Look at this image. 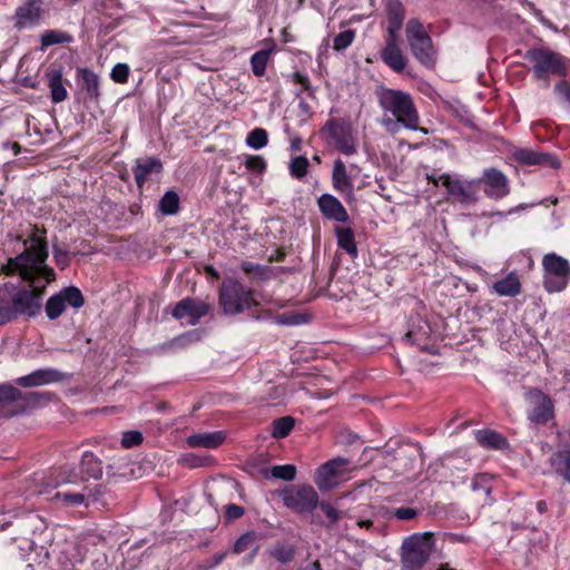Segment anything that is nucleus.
Segmentation results:
<instances>
[{
	"instance_id": "obj_1",
	"label": "nucleus",
	"mask_w": 570,
	"mask_h": 570,
	"mask_svg": "<svg viewBox=\"0 0 570 570\" xmlns=\"http://www.w3.org/2000/svg\"><path fill=\"white\" fill-rule=\"evenodd\" d=\"M47 258V242L35 234L30 238V245L9 259L8 273L19 275L28 282L12 294L11 305L6 306L11 314L10 321L19 316L32 318L42 311L47 285L56 278L55 271L46 264Z\"/></svg>"
},
{
	"instance_id": "obj_2",
	"label": "nucleus",
	"mask_w": 570,
	"mask_h": 570,
	"mask_svg": "<svg viewBox=\"0 0 570 570\" xmlns=\"http://www.w3.org/2000/svg\"><path fill=\"white\" fill-rule=\"evenodd\" d=\"M376 97L380 107L390 112L392 117L385 116L382 125L386 131L395 134L401 128L419 129V116L414 107L413 100L407 92L389 88H380L376 90Z\"/></svg>"
},
{
	"instance_id": "obj_3",
	"label": "nucleus",
	"mask_w": 570,
	"mask_h": 570,
	"mask_svg": "<svg viewBox=\"0 0 570 570\" xmlns=\"http://www.w3.org/2000/svg\"><path fill=\"white\" fill-rule=\"evenodd\" d=\"M524 59L531 63L533 78L544 81L547 86L551 76L566 77L568 73V59L549 48L529 49Z\"/></svg>"
},
{
	"instance_id": "obj_4",
	"label": "nucleus",
	"mask_w": 570,
	"mask_h": 570,
	"mask_svg": "<svg viewBox=\"0 0 570 570\" xmlns=\"http://www.w3.org/2000/svg\"><path fill=\"white\" fill-rule=\"evenodd\" d=\"M434 549L432 534L414 533L404 539L400 558L403 567L409 570L421 569L430 559Z\"/></svg>"
},
{
	"instance_id": "obj_5",
	"label": "nucleus",
	"mask_w": 570,
	"mask_h": 570,
	"mask_svg": "<svg viewBox=\"0 0 570 570\" xmlns=\"http://www.w3.org/2000/svg\"><path fill=\"white\" fill-rule=\"evenodd\" d=\"M406 41L414 58L425 67H433L436 60L432 38L419 19H410L405 27Z\"/></svg>"
},
{
	"instance_id": "obj_6",
	"label": "nucleus",
	"mask_w": 570,
	"mask_h": 570,
	"mask_svg": "<svg viewBox=\"0 0 570 570\" xmlns=\"http://www.w3.org/2000/svg\"><path fill=\"white\" fill-rule=\"evenodd\" d=\"M543 287L548 293L562 292L570 281V263L556 253L546 254L542 258Z\"/></svg>"
},
{
	"instance_id": "obj_7",
	"label": "nucleus",
	"mask_w": 570,
	"mask_h": 570,
	"mask_svg": "<svg viewBox=\"0 0 570 570\" xmlns=\"http://www.w3.org/2000/svg\"><path fill=\"white\" fill-rule=\"evenodd\" d=\"M219 302L225 314L229 315L239 314L257 304L254 298V293L242 283L234 279L226 281L222 284Z\"/></svg>"
},
{
	"instance_id": "obj_8",
	"label": "nucleus",
	"mask_w": 570,
	"mask_h": 570,
	"mask_svg": "<svg viewBox=\"0 0 570 570\" xmlns=\"http://www.w3.org/2000/svg\"><path fill=\"white\" fill-rule=\"evenodd\" d=\"M277 493L283 504L296 513L312 512L320 501L316 490L309 484L289 485Z\"/></svg>"
},
{
	"instance_id": "obj_9",
	"label": "nucleus",
	"mask_w": 570,
	"mask_h": 570,
	"mask_svg": "<svg viewBox=\"0 0 570 570\" xmlns=\"http://www.w3.org/2000/svg\"><path fill=\"white\" fill-rule=\"evenodd\" d=\"M428 179L434 185L439 181L446 187L448 194L460 204H473L478 200V181L474 180H461L453 178L449 174H442L438 178L434 176H428Z\"/></svg>"
},
{
	"instance_id": "obj_10",
	"label": "nucleus",
	"mask_w": 570,
	"mask_h": 570,
	"mask_svg": "<svg viewBox=\"0 0 570 570\" xmlns=\"http://www.w3.org/2000/svg\"><path fill=\"white\" fill-rule=\"evenodd\" d=\"M85 304L81 291L76 286H68L50 296L45 305V312L49 320H57L66 311L67 306L80 308Z\"/></svg>"
},
{
	"instance_id": "obj_11",
	"label": "nucleus",
	"mask_w": 570,
	"mask_h": 570,
	"mask_svg": "<svg viewBox=\"0 0 570 570\" xmlns=\"http://www.w3.org/2000/svg\"><path fill=\"white\" fill-rule=\"evenodd\" d=\"M347 471L348 461L346 459H332L316 470L314 478L315 484L321 491L333 489Z\"/></svg>"
},
{
	"instance_id": "obj_12",
	"label": "nucleus",
	"mask_w": 570,
	"mask_h": 570,
	"mask_svg": "<svg viewBox=\"0 0 570 570\" xmlns=\"http://www.w3.org/2000/svg\"><path fill=\"white\" fill-rule=\"evenodd\" d=\"M528 402V419L535 424H544L553 417L552 400L538 389L525 394Z\"/></svg>"
},
{
	"instance_id": "obj_13",
	"label": "nucleus",
	"mask_w": 570,
	"mask_h": 570,
	"mask_svg": "<svg viewBox=\"0 0 570 570\" xmlns=\"http://www.w3.org/2000/svg\"><path fill=\"white\" fill-rule=\"evenodd\" d=\"M47 11L48 3L45 0H26L16 9L14 27L19 30L35 27L40 23Z\"/></svg>"
},
{
	"instance_id": "obj_14",
	"label": "nucleus",
	"mask_w": 570,
	"mask_h": 570,
	"mask_svg": "<svg viewBox=\"0 0 570 570\" xmlns=\"http://www.w3.org/2000/svg\"><path fill=\"white\" fill-rule=\"evenodd\" d=\"M478 185L483 184V191L491 199H502L510 194L508 177L495 168H487L481 178L476 179Z\"/></svg>"
},
{
	"instance_id": "obj_15",
	"label": "nucleus",
	"mask_w": 570,
	"mask_h": 570,
	"mask_svg": "<svg viewBox=\"0 0 570 570\" xmlns=\"http://www.w3.org/2000/svg\"><path fill=\"white\" fill-rule=\"evenodd\" d=\"M210 309V305L195 298H184L176 304L173 309V316L176 320L185 321L189 325H195Z\"/></svg>"
},
{
	"instance_id": "obj_16",
	"label": "nucleus",
	"mask_w": 570,
	"mask_h": 570,
	"mask_svg": "<svg viewBox=\"0 0 570 570\" xmlns=\"http://www.w3.org/2000/svg\"><path fill=\"white\" fill-rule=\"evenodd\" d=\"M77 81L83 101L98 104L101 95L99 76L91 69L78 68Z\"/></svg>"
},
{
	"instance_id": "obj_17",
	"label": "nucleus",
	"mask_w": 570,
	"mask_h": 570,
	"mask_svg": "<svg viewBox=\"0 0 570 570\" xmlns=\"http://www.w3.org/2000/svg\"><path fill=\"white\" fill-rule=\"evenodd\" d=\"M381 59L395 72H402L405 69L407 58L400 47L399 36L385 37V46L381 50Z\"/></svg>"
},
{
	"instance_id": "obj_18",
	"label": "nucleus",
	"mask_w": 570,
	"mask_h": 570,
	"mask_svg": "<svg viewBox=\"0 0 570 570\" xmlns=\"http://www.w3.org/2000/svg\"><path fill=\"white\" fill-rule=\"evenodd\" d=\"M163 171V164L156 157H145L137 159L134 168L135 180L139 188L148 181H156L159 179Z\"/></svg>"
},
{
	"instance_id": "obj_19",
	"label": "nucleus",
	"mask_w": 570,
	"mask_h": 570,
	"mask_svg": "<svg viewBox=\"0 0 570 570\" xmlns=\"http://www.w3.org/2000/svg\"><path fill=\"white\" fill-rule=\"evenodd\" d=\"M515 161L523 165H541L550 168H558L560 163L551 154L535 151L529 148H515L512 153Z\"/></svg>"
},
{
	"instance_id": "obj_20",
	"label": "nucleus",
	"mask_w": 570,
	"mask_h": 570,
	"mask_svg": "<svg viewBox=\"0 0 570 570\" xmlns=\"http://www.w3.org/2000/svg\"><path fill=\"white\" fill-rule=\"evenodd\" d=\"M63 375L53 368H40L17 379L16 383L22 387H35L62 381Z\"/></svg>"
},
{
	"instance_id": "obj_21",
	"label": "nucleus",
	"mask_w": 570,
	"mask_h": 570,
	"mask_svg": "<svg viewBox=\"0 0 570 570\" xmlns=\"http://www.w3.org/2000/svg\"><path fill=\"white\" fill-rule=\"evenodd\" d=\"M321 135L328 142H348L351 126L344 119H331L322 128Z\"/></svg>"
},
{
	"instance_id": "obj_22",
	"label": "nucleus",
	"mask_w": 570,
	"mask_h": 570,
	"mask_svg": "<svg viewBox=\"0 0 570 570\" xmlns=\"http://www.w3.org/2000/svg\"><path fill=\"white\" fill-rule=\"evenodd\" d=\"M318 207L321 213L328 219L340 223L348 220V214L342 203L334 196L325 194L318 199Z\"/></svg>"
},
{
	"instance_id": "obj_23",
	"label": "nucleus",
	"mask_w": 570,
	"mask_h": 570,
	"mask_svg": "<svg viewBox=\"0 0 570 570\" xmlns=\"http://www.w3.org/2000/svg\"><path fill=\"white\" fill-rule=\"evenodd\" d=\"M386 36H399L405 18V9L400 0H386Z\"/></svg>"
},
{
	"instance_id": "obj_24",
	"label": "nucleus",
	"mask_w": 570,
	"mask_h": 570,
	"mask_svg": "<svg viewBox=\"0 0 570 570\" xmlns=\"http://www.w3.org/2000/svg\"><path fill=\"white\" fill-rule=\"evenodd\" d=\"M491 291L499 296L514 297L521 293V282L517 272H510L504 278L492 284Z\"/></svg>"
},
{
	"instance_id": "obj_25",
	"label": "nucleus",
	"mask_w": 570,
	"mask_h": 570,
	"mask_svg": "<svg viewBox=\"0 0 570 570\" xmlns=\"http://www.w3.org/2000/svg\"><path fill=\"white\" fill-rule=\"evenodd\" d=\"M224 432L217 431L189 435L186 442L191 448L215 449L219 446L224 442Z\"/></svg>"
},
{
	"instance_id": "obj_26",
	"label": "nucleus",
	"mask_w": 570,
	"mask_h": 570,
	"mask_svg": "<svg viewBox=\"0 0 570 570\" xmlns=\"http://www.w3.org/2000/svg\"><path fill=\"white\" fill-rule=\"evenodd\" d=\"M47 77L52 102L59 104L63 101L68 94L63 86L61 68H50L47 71Z\"/></svg>"
},
{
	"instance_id": "obj_27",
	"label": "nucleus",
	"mask_w": 570,
	"mask_h": 570,
	"mask_svg": "<svg viewBox=\"0 0 570 570\" xmlns=\"http://www.w3.org/2000/svg\"><path fill=\"white\" fill-rule=\"evenodd\" d=\"M552 470L570 483V445L554 452L550 456Z\"/></svg>"
},
{
	"instance_id": "obj_28",
	"label": "nucleus",
	"mask_w": 570,
	"mask_h": 570,
	"mask_svg": "<svg viewBox=\"0 0 570 570\" xmlns=\"http://www.w3.org/2000/svg\"><path fill=\"white\" fill-rule=\"evenodd\" d=\"M81 479H100L102 475V465L99 459L91 452H85L80 461Z\"/></svg>"
},
{
	"instance_id": "obj_29",
	"label": "nucleus",
	"mask_w": 570,
	"mask_h": 570,
	"mask_svg": "<svg viewBox=\"0 0 570 570\" xmlns=\"http://www.w3.org/2000/svg\"><path fill=\"white\" fill-rule=\"evenodd\" d=\"M40 399L39 393H28L23 396L22 392L10 384H0V404L11 403L18 400L27 402H37Z\"/></svg>"
},
{
	"instance_id": "obj_30",
	"label": "nucleus",
	"mask_w": 570,
	"mask_h": 570,
	"mask_svg": "<svg viewBox=\"0 0 570 570\" xmlns=\"http://www.w3.org/2000/svg\"><path fill=\"white\" fill-rule=\"evenodd\" d=\"M476 441L485 448L503 449L507 445L505 439L492 430H479L475 432Z\"/></svg>"
},
{
	"instance_id": "obj_31",
	"label": "nucleus",
	"mask_w": 570,
	"mask_h": 570,
	"mask_svg": "<svg viewBox=\"0 0 570 570\" xmlns=\"http://www.w3.org/2000/svg\"><path fill=\"white\" fill-rule=\"evenodd\" d=\"M335 230L338 246L352 257H355L357 255V247L353 230L348 227H337Z\"/></svg>"
},
{
	"instance_id": "obj_32",
	"label": "nucleus",
	"mask_w": 570,
	"mask_h": 570,
	"mask_svg": "<svg viewBox=\"0 0 570 570\" xmlns=\"http://www.w3.org/2000/svg\"><path fill=\"white\" fill-rule=\"evenodd\" d=\"M78 479H79V475L75 471L73 468L63 466V468H61L60 474L55 480L46 481L45 488L38 490V493H45L48 491L49 488L53 489L61 484L76 483L78 481Z\"/></svg>"
},
{
	"instance_id": "obj_33",
	"label": "nucleus",
	"mask_w": 570,
	"mask_h": 570,
	"mask_svg": "<svg viewBox=\"0 0 570 570\" xmlns=\"http://www.w3.org/2000/svg\"><path fill=\"white\" fill-rule=\"evenodd\" d=\"M41 50L53 46V45H60V43H70L73 41V38L71 35L61 31V30H46L41 37Z\"/></svg>"
},
{
	"instance_id": "obj_34",
	"label": "nucleus",
	"mask_w": 570,
	"mask_h": 570,
	"mask_svg": "<svg viewBox=\"0 0 570 570\" xmlns=\"http://www.w3.org/2000/svg\"><path fill=\"white\" fill-rule=\"evenodd\" d=\"M178 208L179 196L173 190L166 191L158 203V209L163 215H174Z\"/></svg>"
},
{
	"instance_id": "obj_35",
	"label": "nucleus",
	"mask_w": 570,
	"mask_h": 570,
	"mask_svg": "<svg viewBox=\"0 0 570 570\" xmlns=\"http://www.w3.org/2000/svg\"><path fill=\"white\" fill-rule=\"evenodd\" d=\"M333 185L335 189H351V180L347 176L345 165L342 160H336L333 168Z\"/></svg>"
},
{
	"instance_id": "obj_36",
	"label": "nucleus",
	"mask_w": 570,
	"mask_h": 570,
	"mask_svg": "<svg viewBox=\"0 0 570 570\" xmlns=\"http://www.w3.org/2000/svg\"><path fill=\"white\" fill-rule=\"evenodd\" d=\"M271 53L272 49H263L250 57L252 71L255 76L261 77L265 73Z\"/></svg>"
},
{
	"instance_id": "obj_37",
	"label": "nucleus",
	"mask_w": 570,
	"mask_h": 570,
	"mask_svg": "<svg viewBox=\"0 0 570 570\" xmlns=\"http://www.w3.org/2000/svg\"><path fill=\"white\" fill-rule=\"evenodd\" d=\"M294 428V420L291 416H283L273 422L272 435L276 439L287 436Z\"/></svg>"
},
{
	"instance_id": "obj_38",
	"label": "nucleus",
	"mask_w": 570,
	"mask_h": 570,
	"mask_svg": "<svg viewBox=\"0 0 570 570\" xmlns=\"http://www.w3.org/2000/svg\"><path fill=\"white\" fill-rule=\"evenodd\" d=\"M269 553L277 561L288 563L293 560L295 550L291 544L277 543L271 549Z\"/></svg>"
},
{
	"instance_id": "obj_39",
	"label": "nucleus",
	"mask_w": 570,
	"mask_h": 570,
	"mask_svg": "<svg viewBox=\"0 0 570 570\" xmlns=\"http://www.w3.org/2000/svg\"><path fill=\"white\" fill-rule=\"evenodd\" d=\"M292 81L295 85H298L301 88L296 91V96L299 97L302 92H306L308 97L315 98V88L311 85L309 78L299 72H293L291 75Z\"/></svg>"
},
{
	"instance_id": "obj_40",
	"label": "nucleus",
	"mask_w": 570,
	"mask_h": 570,
	"mask_svg": "<svg viewBox=\"0 0 570 570\" xmlns=\"http://www.w3.org/2000/svg\"><path fill=\"white\" fill-rule=\"evenodd\" d=\"M53 499L60 501L66 507H78L85 502V495L82 493L69 491H59L55 494Z\"/></svg>"
},
{
	"instance_id": "obj_41",
	"label": "nucleus",
	"mask_w": 570,
	"mask_h": 570,
	"mask_svg": "<svg viewBox=\"0 0 570 570\" xmlns=\"http://www.w3.org/2000/svg\"><path fill=\"white\" fill-rule=\"evenodd\" d=\"M308 159L304 156L294 157L289 163L291 175L297 179L303 178L307 173Z\"/></svg>"
},
{
	"instance_id": "obj_42",
	"label": "nucleus",
	"mask_w": 570,
	"mask_h": 570,
	"mask_svg": "<svg viewBox=\"0 0 570 570\" xmlns=\"http://www.w3.org/2000/svg\"><path fill=\"white\" fill-rule=\"evenodd\" d=\"M271 474L275 479L293 481L296 476V468L293 464L275 465L272 468Z\"/></svg>"
},
{
	"instance_id": "obj_43",
	"label": "nucleus",
	"mask_w": 570,
	"mask_h": 570,
	"mask_svg": "<svg viewBox=\"0 0 570 570\" xmlns=\"http://www.w3.org/2000/svg\"><path fill=\"white\" fill-rule=\"evenodd\" d=\"M355 38V31L352 29L344 30L334 37V50L342 51L352 45Z\"/></svg>"
},
{
	"instance_id": "obj_44",
	"label": "nucleus",
	"mask_w": 570,
	"mask_h": 570,
	"mask_svg": "<svg viewBox=\"0 0 570 570\" xmlns=\"http://www.w3.org/2000/svg\"><path fill=\"white\" fill-rule=\"evenodd\" d=\"M257 538H258V535L256 532L250 531V532L244 533L235 542L233 552L236 554L244 552L257 540Z\"/></svg>"
},
{
	"instance_id": "obj_45",
	"label": "nucleus",
	"mask_w": 570,
	"mask_h": 570,
	"mask_svg": "<svg viewBox=\"0 0 570 570\" xmlns=\"http://www.w3.org/2000/svg\"><path fill=\"white\" fill-rule=\"evenodd\" d=\"M554 94L570 109V82L567 80L558 81L554 86Z\"/></svg>"
},
{
	"instance_id": "obj_46",
	"label": "nucleus",
	"mask_w": 570,
	"mask_h": 570,
	"mask_svg": "<svg viewBox=\"0 0 570 570\" xmlns=\"http://www.w3.org/2000/svg\"><path fill=\"white\" fill-rule=\"evenodd\" d=\"M429 333L430 328L428 324L424 322V324L420 326L417 331L412 328L409 330L404 336V340L410 343H420L421 341L425 340L429 336Z\"/></svg>"
},
{
	"instance_id": "obj_47",
	"label": "nucleus",
	"mask_w": 570,
	"mask_h": 570,
	"mask_svg": "<svg viewBox=\"0 0 570 570\" xmlns=\"http://www.w3.org/2000/svg\"><path fill=\"white\" fill-rule=\"evenodd\" d=\"M129 67L126 63H117L111 69L110 77L115 82L126 83L128 81Z\"/></svg>"
},
{
	"instance_id": "obj_48",
	"label": "nucleus",
	"mask_w": 570,
	"mask_h": 570,
	"mask_svg": "<svg viewBox=\"0 0 570 570\" xmlns=\"http://www.w3.org/2000/svg\"><path fill=\"white\" fill-rule=\"evenodd\" d=\"M142 442V434L138 431H127L122 434L121 445L125 449H130L139 445Z\"/></svg>"
},
{
	"instance_id": "obj_49",
	"label": "nucleus",
	"mask_w": 570,
	"mask_h": 570,
	"mask_svg": "<svg viewBox=\"0 0 570 570\" xmlns=\"http://www.w3.org/2000/svg\"><path fill=\"white\" fill-rule=\"evenodd\" d=\"M275 323L279 325H298L304 323V317L297 313H284L275 317Z\"/></svg>"
},
{
	"instance_id": "obj_50",
	"label": "nucleus",
	"mask_w": 570,
	"mask_h": 570,
	"mask_svg": "<svg viewBox=\"0 0 570 570\" xmlns=\"http://www.w3.org/2000/svg\"><path fill=\"white\" fill-rule=\"evenodd\" d=\"M245 166L255 171H262L265 168L264 159L261 156H244Z\"/></svg>"
},
{
	"instance_id": "obj_51",
	"label": "nucleus",
	"mask_w": 570,
	"mask_h": 570,
	"mask_svg": "<svg viewBox=\"0 0 570 570\" xmlns=\"http://www.w3.org/2000/svg\"><path fill=\"white\" fill-rule=\"evenodd\" d=\"M268 135L263 128L253 129L246 137L245 142H267Z\"/></svg>"
},
{
	"instance_id": "obj_52",
	"label": "nucleus",
	"mask_w": 570,
	"mask_h": 570,
	"mask_svg": "<svg viewBox=\"0 0 570 570\" xmlns=\"http://www.w3.org/2000/svg\"><path fill=\"white\" fill-rule=\"evenodd\" d=\"M321 510L328 518L331 524H335L340 520V512L326 502H318Z\"/></svg>"
},
{
	"instance_id": "obj_53",
	"label": "nucleus",
	"mask_w": 570,
	"mask_h": 570,
	"mask_svg": "<svg viewBox=\"0 0 570 570\" xmlns=\"http://www.w3.org/2000/svg\"><path fill=\"white\" fill-rule=\"evenodd\" d=\"M416 515L417 511L409 507H401L394 511V517L399 520H412Z\"/></svg>"
},
{
	"instance_id": "obj_54",
	"label": "nucleus",
	"mask_w": 570,
	"mask_h": 570,
	"mask_svg": "<svg viewBox=\"0 0 570 570\" xmlns=\"http://www.w3.org/2000/svg\"><path fill=\"white\" fill-rule=\"evenodd\" d=\"M56 263L62 268L69 264V255L67 250L55 248L53 250Z\"/></svg>"
},
{
	"instance_id": "obj_55",
	"label": "nucleus",
	"mask_w": 570,
	"mask_h": 570,
	"mask_svg": "<svg viewBox=\"0 0 570 570\" xmlns=\"http://www.w3.org/2000/svg\"><path fill=\"white\" fill-rule=\"evenodd\" d=\"M244 514V509L236 504H228L226 507V515L228 519H238Z\"/></svg>"
},
{
	"instance_id": "obj_56",
	"label": "nucleus",
	"mask_w": 570,
	"mask_h": 570,
	"mask_svg": "<svg viewBox=\"0 0 570 570\" xmlns=\"http://www.w3.org/2000/svg\"><path fill=\"white\" fill-rule=\"evenodd\" d=\"M184 461L190 466V468H197V466H204L206 465V460L197 458L193 454L187 455L184 458Z\"/></svg>"
},
{
	"instance_id": "obj_57",
	"label": "nucleus",
	"mask_w": 570,
	"mask_h": 570,
	"mask_svg": "<svg viewBox=\"0 0 570 570\" xmlns=\"http://www.w3.org/2000/svg\"><path fill=\"white\" fill-rule=\"evenodd\" d=\"M10 312L6 306H0V325L10 322Z\"/></svg>"
},
{
	"instance_id": "obj_58",
	"label": "nucleus",
	"mask_w": 570,
	"mask_h": 570,
	"mask_svg": "<svg viewBox=\"0 0 570 570\" xmlns=\"http://www.w3.org/2000/svg\"><path fill=\"white\" fill-rule=\"evenodd\" d=\"M342 153L352 155L355 153V145H340Z\"/></svg>"
},
{
	"instance_id": "obj_59",
	"label": "nucleus",
	"mask_w": 570,
	"mask_h": 570,
	"mask_svg": "<svg viewBox=\"0 0 570 570\" xmlns=\"http://www.w3.org/2000/svg\"><path fill=\"white\" fill-rule=\"evenodd\" d=\"M298 107L302 110V115H308L311 112L309 105L305 102L303 99H301Z\"/></svg>"
},
{
	"instance_id": "obj_60",
	"label": "nucleus",
	"mask_w": 570,
	"mask_h": 570,
	"mask_svg": "<svg viewBox=\"0 0 570 570\" xmlns=\"http://www.w3.org/2000/svg\"><path fill=\"white\" fill-rule=\"evenodd\" d=\"M226 556H227V552H222V553L215 554L213 566L219 564L225 559Z\"/></svg>"
},
{
	"instance_id": "obj_61",
	"label": "nucleus",
	"mask_w": 570,
	"mask_h": 570,
	"mask_svg": "<svg viewBox=\"0 0 570 570\" xmlns=\"http://www.w3.org/2000/svg\"><path fill=\"white\" fill-rule=\"evenodd\" d=\"M305 570H322L321 563L318 560L312 562L309 566L306 567Z\"/></svg>"
},
{
	"instance_id": "obj_62",
	"label": "nucleus",
	"mask_w": 570,
	"mask_h": 570,
	"mask_svg": "<svg viewBox=\"0 0 570 570\" xmlns=\"http://www.w3.org/2000/svg\"><path fill=\"white\" fill-rule=\"evenodd\" d=\"M358 527L370 529L373 525L371 520H360L357 522Z\"/></svg>"
},
{
	"instance_id": "obj_63",
	"label": "nucleus",
	"mask_w": 570,
	"mask_h": 570,
	"mask_svg": "<svg viewBox=\"0 0 570 570\" xmlns=\"http://www.w3.org/2000/svg\"><path fill=\"white\" fill-rule=\"evenodd\" d=\"M6 147H10L13 155H18L20 153V145H4Z\"/></svg>"
},
{
	"instance_id": "obj_64",
	"label": "nucleus",
	"mask_w": 570,
	"mask_h": 570,
	"mask_svg": "<svg viewBox=\"0 0 570 570\" xmlns=\"http://www.w3.org/2000/svg\"><path fill=\"white\" fill-rule=\"evenodd\" d=\"M438 570H454V569L450 568V566L448 563H444V564H441V567Z\"/></svg>"
}]
</instances>
